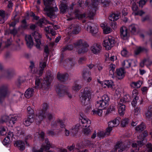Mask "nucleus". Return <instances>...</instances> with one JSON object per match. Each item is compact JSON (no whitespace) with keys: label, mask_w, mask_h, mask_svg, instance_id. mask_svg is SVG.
Here are the masks:
<instances>
[{"label":"nucleus","mask_w":152,"mask_h":152,"mask_svg":"<svg viewBox=\"0 0 152 152\" xmlns=\"http://www.w3.org/2000/svg\"><path fill=\"white\" fill-rule=\"evenodd\" d=\"M76 4H72L68 9L67 6L65 4L61 3L59 6L60 8V12L61 13H64L67 11H68V13L70 15H72L73 17L75 16L76 18L78 19H81L86 17L85 14L82 15L80 14L79 10L77 9H75V11L73 12H72L73 10V7L74 5L76 6Z\"/></svg>","instance_id":"1"},{"label":"nucleus","mask_w":152,"mask_h":152,"mask_svg":"<svg viewBox=\"0 0 152 152\" xmlns=\"http://www.w3.org/2000/svg\"><path fill=\"white\" fill-rule=\"evenodd\" d=\"M45 5L46 6L44 10L46 12L47 15L51 18H55L56 17L57 15L55 12L58 11V9L56 7H52V4H53L54 0H43Z\"/></svg>","instance_id":"2"},{"label":"nucleus","mask_w":152,"mask_h":152,"mask_svg":"<svg viewBox=\"0 0 152 152\" xmlns=\"http://www.w3.org/2000/svg\"><path fill=\"white\" fill-rule=\"evenodd\" d=\"M92 92L90 87H87L84 89L80 95V100L82 104L86 105L89 104Z\"/></svg>","instance_id":"3"},{"label":"nucleus","mask_w":152,"mask_h":152,"mask_svg":"<svg viewBox=\"0 0 152 152\" xmlns=\"http://www.w3.org/2000/svg\"><path fill=\"white\" fill-rule=\"evenodd\" d=\"M52 80V77L50 76H47L44 78L42 83V80L39 77L37 78L35 80V86L36 88H40L45 90H48L50 88V85Z\"/></svg>","instance_id":"4"},{"label":"nucleus","mask_w":152,"mask_h":152,"mask_svg":"<svg viewBox=\"0 0 152 152\" xmlns=\"http://www.w3.org/2000/svg\"><path fill=\"white\" fill-rule=\"evenodd\" d=\"M48 105L46 103L43 104L42 110L37 112L36 114V119L37 123H39L45 118L44 115L48 112Z\"/></svg>","instance_id":"5"},{"label":"nucleus","mask_w":152,"mask_h":152,"mask_svg":"<svg viewBox=\"0 0 152 152\" xmlns=\"http://www.w3.org/2000/svg\"><path fill=\"white\" fill-rule=\"evenodd\" d=\"M141 137L140 135L137 136V138L138 139L142 140V141H138L137 142V144L136 143H133L132 144V147L133 148H135L134 151L135 152H137L139 150V147L142 146L146 142V141L145 139H143L144 137H145L148 136V134L145 131L141 135Z\"/></svg>","instance_id":"6"},{"label":"nucleus","mask_w":152,"mask_h":152,"mask_svg":"<svg viewBox=\"0 0 152 152\" xmlns=\"http://www.w3.org/2000/svg\"><path fill=\"white\" fill-rule=\"evenodd\" d=\"M109 101L108 96L107 95H104L100 99L96 102V106L98 108L104 109L108 105Z\"/></svg>","instance_id":"7"},{"label":"nucleus","mask_w":152,"mask_h":152,"mask_svg":"<svg viewBox=\"0 0 152 152\" xmlns=\"http://www.w3.org/2000/svg\"><path fill=\"white\" fill-rule=\"evenodd\" d=\"M91 6H88V10L89 11L88 14V17L92 18L95 15L96 7L99 3V0H92Z\"/></svg>","instance_id":"8"},{"label":"nucleus","mask_w":152,"mask_h":152,"mask_svg":"<svg viewBox=\"0 0 152 152\" xmlns=\"http://www.w3.org/2000/svg\"><path fill=\"white\" fill-rule=\"evenodd\" d=\"M115 44L114 38L111 36L106 37L103 41V45L107 50L110 49Z\"/></svg>","instance_id":"9"},{"label":"nucleus","mask_w":152,"mask_h":152,"mask_svg":"<svg viewBox=\"0 0 152 152\" xmlns=\"http://www.w3.org/2000/svg\"><path fill=\"white\" fill-rule=\"evenodd\" d=\"M10 93V91L8 86H2L0 90V102H2L4 98L8 97Z\"/></svg>","instance_id":"10"},{"label":"nucleus","mask_w":152,"mask_h":152,"mask_svg":"<svg viewBox=\"0 0 152 152\" xmlns=\"http://www.w3.org/2000/svg\"><path fill=\"white\" fill-rule=\"evenodd\" d=\"M85 28L93 35L96 34L98 31L97 25L90 22L88 23L85 25Z\"/></svg>","instance_id":"11"},{"label":"nucleus","mask_w":152,"mask_h":152,"mask_svg":"<svg viewBox=\"0 0 152 152\" xmlns=\"http://www.w3.org/2000/svg\"><path fill=\"white\" fill-rule=\"evenodd\" d=\"M32 35L35 39L36 47L38 48H39L41 44V34L39 32L36 31L33 33Z\"/></svg>","instance_id":"12"},{"label":"nucleus","mask_w":152,"mask_h":152,"mask_svg":"<svg viewBox=\"0 0 152 152\" xmlns=\"http://www.w3.org/2000/svg\"><path fill=\"white\" fill-rule=\"evenodd\" d=\"M127 101H128V100H126L125 96L124 98L121 99L118 104V112L119 114L121 115L123 114L125 110V106L124 103Z\"/></svg>","instance_id":"13"},{"label":"nucleus","mask_w":152,"mask_h":152,"mask_svg":"<svg viewBox=\"0 0 152 152\" xmlns=\"http://www.w3.org/2000/svg\"><path fill=\"white\" fill-rule=\"evenodd\" d=\"M47 56H46L45 57L44 61H42L40 62L39 70L37 71V73L39 76H41L42 74L44 69L46 66V61H47Z\"/></svg>","instance_id":"14"},{"label":"nucleus","mask_w":152,"mask_h":152,"mask_svg":"<svg viewBox=\"0 0 152 152\" xmlns=\"http://www.w3.org/2000/svg\"><path fill=\"white\" fill-rule=\"evenodd\" d=\"M79 122L81 123V126L83 128L90 126L91 123L90 120L87 118L82 116H81L79 118Z\"/></svg>","instance_id":"15"},{"label":"nucleus","mask_w":152,"mask_h":152,"mask_svg":"<svg viewBox=\"0 0 152 152\" xmlns=\"http://www.w3.org/2000/svg\"><path fill=\"white\" fill-rule=\"evenodd\" d=\"M50 146V144L48 139H46L45 140V142L42 145L41 148L39 150H37L34 149L32 150L33 152H42L43 149L47 150L48 149Z\"/></svg>","instance_id":"16"},{"label":"nucleus","mask_w":152,"mask_h":152,"mask_svg":"<svg viewBox=\"0 0 152 152\" xmlns=\"http://www.w3.org/2000/svg\"><path fill=\"white\" fill-rule=\"evenodd\" d=\"M120 36L124 39H127L129 36V33L127 28L124 26H122L120 29Z\"/></svg>","instance_id":"17"},{"label":"nucleus","mask_w":152,"mask_h":152,"mask_svg":"<svg viewBox=\"0 0 152 152\" xmlns=\"http://www.w3.org/2000/svg\"><path fill=\"white\" fill-rule=\"evenodd\" d=\"M91 72L87 69H84L83 72V77L87 82H89L92 79L90 77Z\"/></svg>","instance_id":"18"},{"label":"nucleus","mask_w":152,"mask_h":152,"mask_svg":"<svg viewBox=\"0 0 152 152\" xmlns=\"http://www.w3.org/2000/svg\"><path fill=\"white\" fill-rule=\"evenodd\" d=\"M56 91L60 96H62L66 95L70 99L72 97V95L68 90L65 91L58 88L56 89Z\"/></svg>","instance_id":"19"},{"label":"nucleus","mask_w":152,"mask_h":152,"mask_svg":"<svg viewBox=\"0 0 152 152\" xmlns=\"http://www.w3.org/2000/svg\"><path fill=\"white\" fill-rule=\"evenodd\" d=\"M101 46L99 44H94L91 48V50L94 54L99 53L101 50Z\"/></svg>","instance_id":"20"},{"label":"nucleus","mask_w":152,"mask_h":152,"mask_svg":"<svg viewBox=\"0 0 152 152\" xmlns=\"http://www.w3.org/2000/svg\"><path fill=\"white\" fill-rule=\"evenodd\" d=\"M69 29L70 30V32H72L73 34H76L79 33L80 30V27L78 25L72 24L66 30H68Z\"/></svg>","instance_id":"21"},{"label":"nucleus","mask_w":152,"mask_h":152,"mask_svg":"<svg viewBox=\"0 0 152 152\" xmlns=\"http://www.w3.org/2000/svg\"><path fill=\"white\" fill-rule=\"evenodd\" d=\"M28 117L25 119L23 121V124L26 126H29L34 120V115H28Z\"/></svg>","instance_id":"22"},{"label":"nucleus","mask_w":152,"mask_h":152,"mask_svg":"<svg viewBox=\"0 0 152 152\" xmlns=\"http://www.w3.org/2000/svg\"><path fill=\"white\" fill-rule=\"evenodd\" d=\"M100 26L103 29V33L104 34L110 33L112 31V29L108 26L106 23H102Z\"/></svg>","instance_id":"23"},{"label":"nucleus","mask_w":152,"mask_h":152,"mask_svg":"<svg viewBox=\"0 0 152 152\" xmlns=\"http://www.w3.org/2000/svg\"><path fill=\"white\" fill-rule=\"evenodd\" d=\"M89 45L87 44H85L84 45L79 47L77 50V52L79 54L83 53L86 52L88 50V47Z\"/></svg>","instance_id":"24"},{"label":"nucleus","mask_w":152,"mask_h":152,"mask_svg":"<svg viewBox=\"0 0 152 152\" xmlns=\"http://www.w3.org/2000/svg\"><path fill=\"white\" fill-rule=\"evenodd\" d=\"M100 83L101 84L103 88H105L107 86L109 88L113 89L114 83L111 80L105 81L102 83Z\"/></svg>","instance_id":"25"},{"label":"nucleus","mask_w":152,"mask_h":152,"mask_svg":"<svg viewBox=\"0 0 152 152\" xmlns=\"http://www.w3.org/2000/svg\"><path fill=\"white\" fill-rule=\"evenodd\" d=\"M14 145L15 146L17 147L19 149L22 151L25 148V144L23 142L21 141H17L15 142Z\"/></svg>","instance_id":"26"},{"label":"nucleus","mask_w":152,"mask_h":152,"mask_svg":"<svg viewBox=\"0 0 152 152\" xmlns=\"http://www.w3.org/2000/svg\"><path fill=\"white\" fill-rule=\"evenodd\" d=\"M18 116L15 114L11 115H9V123L10 124V126H12L17 121L18 119Z\"/></svg>","instance_id":"27"},{"label":"nucleus","mask_w":152,"mask_h":152,"mask_svg":"<svg viewBox=\"0 0 152 152\" xmlns=\"http://www.w3.org/2000/svg\"><path fill=\"white\" fill-rule=\"evenodd\" d=\"M68 76V75L66 73L61 74L58 73L57 75V77L60 81L64 82L67 80Z\"/></svg>","instance_id":"28"},{"label":"nucleus","mask_w":152,"mask_h":152,"mask_svg":"<svg viewBox=\"0 0 152 152\" xmlns=\"http://www.w3.org/2000/svg\"><path fill=\"white\" fill-rule=\"evenodd\" d=\"M118 149V152H122L126 149V148L122 142H118L115 146V151H116Z\"/></svg>","instance_id":"29"},{"label":"nucleus","mask_w":152,"mask_h":152,"mask_svg":"<svg viewBox=\"0 0 152 152\" xmlns=\"http://www.w3.org/2000/svg\"><path fill=\"white\" fill-rule=\"evenodd\" d=\"M25 39L26 42L27 46L29 48H31L33 45V42L31 35H26Z\"/></svg>","instance_id":"30"},{"label":"nucleus","mask_w":152,"mask_h":152,"mask_svg":"<svg viewBox=\"0 0 152 152\" xmlns=\"http://www.w3.org/2000/svg\"><path fill=\"white\" fill-rule=\"evenodd\" d=\"M34 93V89L32 88H28L26 91L25 96L27 98H29L33 96Z\"/></svg>","instance_id":"31"},{"label":"nucleus","mask_w":152,"mask_h":152,"mask_svg":"<svg viewBox=\"0 0 152 152\" xmlns=\"http://www.w3.org/2000/svg\"><path fill=\"white\" fill-rule=\"evenodd\" d=\"M146 118L150 120L152 119V106L149 107L148 110L145 113Z\"/></svg>","instance_id":"32"},{"label":"nucleus","mask_w":152,"mask_h":152,"mask_svg":"<svg viewBox=\"0 0 152 152\" xmlns=\"http://www.w3.org/2000/svg\"><path fill=\"white\" fill-rule=\"evenodd\" d=\"M117 76L119 79H122L124 76V72L122 69H120L117 70Z\"/></svg>","instance_id":"33"},{"label":"nucleus","mask_w":152,"mask_h":152,"mask_svg":"<svg viewBox=\"0 0 152 152\" xmlns=\"http://www.w3.org/2000/svg\"><path fill=\"white\" fill-rule=\"evenodd\" d=\"M132 61V60H124L122 63V66L125 68H129L131 66Z\"/></svg>","instance_id":"34"},{"label":"nucleus","mask_w":152,"mask_h":152,"mask_svg":"<svg viewBox=\"0 0 152 152\" xmlns=\"http://www.w3.org/2000/svg\"><path fill=\"white\" fill-rule=\"evenodd\" d=\"M142 84L141 82L139 80L137 82H133L130 84V86L134 88H140Z\"/></svg>","instance_id":"35"},{"label":"nucleus","mask_w":152,"mask_h":152,"mask_svg":"<svg viewBox=\"0 0 152 152\" xmlns=\"http://www.w3.org/2000/svg\"><path fill=\"white\" fill-rule=\"evenodd\" d=\"M91 131V129L90 126L83 128V133L86 136H88L90 134Z\"/></svg>","instance_id":"36"},{"label":"nucleus","mask_w":152,"mask_h":152,"mask_svg":"<svg viewBox=\"0 0 152 152\" xmlns=\"http://www.w3.org/2000/svg\"><path fill=\"white\" fill-rule=\"evenodd\" d=\"M102 110L99 109H94L92 110V114L94 115H98L99 116H102Z\"/></svg>","instance_id":"37"},{"label":"nucleus","mask_w":152,"mask_h":152,"mask_svg":"<svg viewBox=\"0 0 152 152\" xmlns=\"http://www.w3.org/2000/svg\"><path fill=\"white\" fill-rule=\"evenodd\" d=\"M119 17V15L118 14H111L109 17L110 20L111 21L117 20Z\"/></svg>","instance_id":"38"},{"label":"nucleus","mask_w":152,"mask_h":152,"mask_svg":"<svg viewBox=\"0 0 152 152\" xmlns=\"http://www.w3.org/2000/svg\"><path fill=\"white\" fill-rule=\"evenodd\" d=\"M60 125V127L61 128H63L64 127V124L58 123L57 122V123L56 121H54L52 122V128L53 129H56L57 125Z\"/></svg>","instance_id":"39"},{"label":"nucleus","mask_w":152,"mask_h":152,"mask_svg":"<svg viewBox=\"0 0 152 152\" xmlns=\"http://www.w3.org/2000/svg\"><path fill=\"white\" fill-rule=\"evenodd\" d=\"M85 44H86L83 42L82 40H77L74 43V45L75 48L77 47H81L84 45Z\"/></svg>","instance_id":"40"},{"label":"nucleus","mask_w":152,"mask_h":152,"mask_svg":"<svg viewBox=\"0 0 152 152\" xmlns=\"http://www.w3.org/2000/svg\"><path fill=\"white\" fill-rule=\"evenodd\" d=\"M115 68V64H111L110 65L109 68V74L112 76H113L114 74Z\"/></svg>","instance_id":"41"},{"label":"nucleus","mask_w":152,"mask_h":152,"mask_svg":"<svg viewBox=\"0 0 152 152\" xmlns=\"http://www.w3.org/2000/svg\"><path fill=\"white\" fill-rule=\"evenodd\" d=\"M81 88V85L77 84H74L72 87V90L75 92H77Z\"/></svg>","instance_id":"42"},{"label":"nucleus","mask_w":152,"mask_h":152,"mask_svg":"<svg viewBox=\"0 0 152 152\" xmlns=\"http://www.w3.org/2000/svg\"><path fill=\"white\" fill-rule=\"evenodd\" d=\"M145 128V126L143 123H142L140 125L137 126L136 130L137 131L140 132L143 130Z\"/></svg>","instance_id":"43"},{"label":"nucleus","mask_w":152,"mask_h":152,"mask_svg":"<svg viewBox=\"0 0 152 152\" xmlns=\"http://www.w3.org/2000/svg\"><path fill=\"white\" fill-rule=\"evenodd\" d=\"M45 23H49V22L45 18H41L39 20L38 22L37 23V24L40 27H42V24Z\"/></svg>","instance_id":"44"},{"label":"nucleus","mask_w":152,"mask_h":152,"mask_svg":"<svg viewBox=\"0 0 152 152\" xmlns=\"http://www.w3.org/2000/svg\"><path fill=\"white\" fill-rule=\"evenodd\" d=\"M45 118H45H47V119L49 121H51L53 120L54 118V115L53 114L50 113H48L46 115H44Z\"/></svg>","instance_id":"45"},{"label":"nucleus","mask_w":152,"mask_h":152,"mask_svg":"<svg viewBox=\"0 0 152 152\" xmlns=\"http://www.w3.org/2000/svg\"><path fill=\"white\" fill-rule=\"evenodd\" d=\"M80 127V125L79 124H76L75 126L73 127L72 129L71 132L73 133H75L77 131Z\"/></svg>","instance_id":"46"},{"label":"nucleus","mask_w":152,"mask_h":152,"mask_svg":"<svg viewBox=\"0 0 152 152\" xmlns=\"http://www.w3.org/2000/svg\"><path fill=\"white\" fill-rule=\"evenodd\" d=\"M73 48V46L71 44L68 45L63 48L62 51H64L66 50H71Z\"/></svg>","instance_id":"47"},{"label":"nucleus","mask_w":152,"mask_h":152,"mask_svg":"<svg viewBox=\"0 0 152 152\" xmlns=\"http://www.w3.org/2000/svg\"><path fill=\"white\" fill-rule=\"evenodd\" d=\"M9 116H8L7 115H5L3 116L0 120L1 123H3L5 122L9 121Z\"/></svg>","instance_id":"48"},{"label":"nucleus","mask_w":152,"mask_h":152,"mask_svg":"<svg viewBox=\"0 0 152 152\" xmlns=\"http://www.w3.org/2000/svg\"><path fill=\"white\" fill-rule=\"evenodd\" d=\"M136 26L134 24H132L129 26V29L133 34H134L136 31Z\"/></svg>","instance_id":"49"},{"label":"nucleus","mask_w":152,"mask_h":152,"mask_svg":"<svg viewBox=\"0 0 152 152\" xmlns=\"http://www.w3.org/2000/svg\"><path fill=\"white\" fill-rule=\"evenodd\" d=\"M6 133V128L3 126L0 127V134L1 135H4Z\"/></svg>","instance_id":"50"},{"label":"nucleus","mask_w":152,"mask_h":152,"mask_svg":"<svg viewBox=\"0 0 152 152\" xmlns=\"http://www.w3.org/2000/svg\"><path fill=\"white\" fill-rule=\"evenodd\" d=\"M129 122V121L128 119H124L122 120L121 124L123 127H124L128 124Z\"/></svg>","instance_id":"51"},{"label":"nucleus","mask_w":152,"mask_h":152,"mask_svg":"<svg viewBox=\"0 0 152 152\" xmlns=\"http://www.w3.org/2000/svg\"><path fill=\"white\" fill-rule=\"evenodd\" d=\"M145 13V12L143 11L142 10H140L137 11V12H133L132 14L135 16L137 15L142 16Z\"/></svg>","instance_id":"52"},{"label":"nucleus","mask_w":152,"mask_h":152,"mask_svg":"<svg viewBox=\"0 0 152 152\" xmlns=\"http://www.w3.org/2000/svg\"><path fill=\"white\" fill-rule=\"evenodd\" d=\"M134 99L132 102V104L133 106L135 107L137 103V101L138 100V96L134 97Z\"/></svg>","instance_id":"53"},{"label":"nucleus","mask_w":152,"mask_h":152,"mask_svg":"<svg viewBox=\"0 0 152 152\" xmlns=\"http://www.w3.org/2000/svg\"><path fill=\"white\" fill-rule=\"evenodd\" d=\"M34 64L33 62H31V65L30 68L31 69V71L32 73H37V71L35 72V68L34 67Z\"/></svg>","instance_id":"54"},{"label":"nucleus","mask_w":152,"mask_h":152,"mask_svg":"<svg viewBox=\"0 0 152 152\" xmlns=\"http://www.w3.org/2000/svg\"><path fill=\"white\" fill-rule=\"evenodd\" d=\"M27 111L28 112V115H34V110L32 109L31 107L30 106L28 107L27 108Z\"/></svg>","instance_id":"55"},{"label":"nucleus","mask_w":152,"mask_h":152,"mask_svg":"<svg viewBox=\"0 0 152 152\" xmlns=\"http://www.w3.org/2000/svg\"><path fill=\"white\" fill-rule=\"evenodd\" d=\"M115 123V125H114L112 121H110L108 123V126L110 127L113 128L114 127H115L118 126V122L116 121Z\"/></svg>","instance_id":"56"},{"label":"nucleus","mask_w":152,"mask_h":152,"mask_svg":"<svg viewBox=\"0 0 152 152\" xmlns=\"http://www.w3.org/2000/svg\"><path fill=\"white\" fill-rule=\"evenodd\" d=\"M121 54L123 56H127L128 55V52L125 48H124L121 52Z\"/></svg>","instance_id":"57"},{"label":"nucleus","mask_w":152,"mask_h":152,"mask_svg":"<svg viewBox=\"0 0 152 152\" xmlns=\"http://www.w3.org/2000/svg\"><path fill=\"white\" fill-rule=\"evenodd\" d=\"M144 48L140 47L138 48L135 52V54L136 55L138 54L140 52L144 50Z\"/></svg>","instance_id":"58"},{"label":"nucleus","mask_w":152,"mask_h":152,"mask_svg":"<svg viewBox=\"0 0 152 152\" xmlns=\"http://www.w3.org/2000/svg\"><path fill=\"white\" fill-rule=\"evenodd\" d=\"M144 61L145 64L148 67L152 64V62L149 59H145Z\"/></svg>","instance_id":"59"},{"label":"nucleus","mask_w":152,"mask_h":152,"mask_svg":"<svg viewBox=\"0 0 152 152\" xmlns=\"http://www.w3.org/2000/svg\"><path fill=\"white\" fill-rule=\"evenodd\" d=\"M140 112V108L137 107L134 110V115H137L139 114Z\"/></svg>","instance_id":"60"},{"label":"nucleus","mask_w":152,"mask_h":152,"mask_svg":"<svg viewBox=\"0 0 152 152\" xmlns=\"http://www.w3.org/2000/svg\"><path fill=\"white\" fill-rule=\"evenodd\" d=\"M147 150L149 152H152V145L150 143L148 144L146 146Z\"/></svg>","instance_id":"61"},{"label":"nucleus","mask_w":152,"mask_h":152,"mask_svg":"<svg viewBox=\"0 0 152 152\" xmlns=\"http://www.w3.org/2000/svg\"><path fill=\"white\" fill-rule=\"evenodd\" d=\"M148 88L147 87H143L141 88V91L143 94H146L148 91Z\"/></svg>","instance_id":"62"},{"label":"nucleus","mask_w":152,"mask_h":152,"mask_svg":"<svg viewBox=\"0 0 152 152\" xmlns=\"http://www.w3.org/2000/svg\"><path fill=\"white\" fill-rule=\"evenodd\" d=\"M110 26L114 30H115L117 27V25L116 23L114 22H113L111 23Z\"/></svg>","instance_id":"63"},{"label":"nucleus","mask_w":152,"mask_h":152,"mask_svg":"<svg viewBox=\"0 0 152 152\" xmlns=\"http://www.w3.org/2000/svg\"><path fill=\"white\" fill-rule=\"evenodd\" d=\"M138 92L137 89H134L132 91V96L133 97L138 96Z\"/></svg>","instance_id":"64"}]
</instances>
